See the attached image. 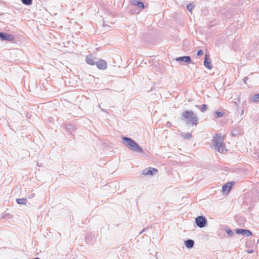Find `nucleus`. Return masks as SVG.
Returning a JSON list of instances; mask_svg holds the SVG:
<instances>
[{
  "instance_id": "1",
  "label": "nucleus",
  "mask_w": 259,
  "mask_h": 259,
  "mask_svg": "<svg viewBox=\"0 0 259 259\" xmlns=\"http://www.w3.org/2000/svg\"><path fill=\"white\" fill-rule=\"evenodd\" d=\"M123 144L131 150L138 153H143L142 148L134 140L130 138L123 136L121 137Z\"/></svg>"
},
{
  "instance_id": "2",
  "label": "nucleus",
  "mask_w": 259,
  "mask_h": 259,
  "mask_svg": "<svg viewBox=\"0 0 259 259\" xmlns=\"http://www.w3.org/2000/svg\"><path fill=\"white\" fill-rule=\"evenodd\" d=\"M212 141L215 149L219 152L223 153L225 149V145L222 137L220 135L217 134L213 137Z\"/></svg>"
},
{
  "instance_id": "3",
  "label": "nucleus",
  "mask_w": 259,
  "mask_h": 259,
  "mask_svg": "<svg viewBox=\"0 0 259 259\" xmlns=\"http://www.w3.org/2000/svg\"><path fill=\"white\" fill-rule=\"evenodd\" d=\"M182 116L187 119L188 121L187 124H191L192 125H196L198 121V118L195 115L192 111L186 110L183 112Z\"/></svg>"
},
{
  "instance_id": "4",
  "label": "nucleus",
  "mask_w": 259,
  "mask_h": 259,
  "mask_svg": "<svg viewBox=\"0 0 259 259\" xmlns=\"http://www.w3.org/2000/svg\"><path fill=\"white\" fill-rule=\"evenodd\" d=\"M207 223V219L204 216H198L195 219L196 225L200 228L204 227L206 225Z\"/></svg>"
},
{
  "instance_id": "5",
  "label": "nucleus",
  "mask_w": 259,
  "mask_h": 259,
  "mask_svg": "<svg viewBox=\"0 0 259 259\" xmlns=\"http://www.w3.org/2000/svg\"><path fill=\"white\" fill-rule=\"evenodd\" d=\"M0 39L1 40L13 41L14 40L15 37L12 34L1 32H0Z\"/></svg>"
},
{
  "instance_id": "6",
  "label": "nucleus",
  "mask_w": 259,
  "mask_h": 259,
  "mask_svg": "<svg viewBox=\"0 0 259 259\" xmlns=\"http://www.w3.org/2000/svg\"><path fill=\"white\" fill-rule=\"evenodd\" d=\"M235 232L237 234L243 235L244 237H249L252 235V232L249 230L244 229H236Z\"/></svg>"
},
{
  "instance_id": "7",
  "label": "nucleus",
  "mask_w": 259,
  "mask_h": 259,
  "mask_svg": "<svg viewBox=\"0 0 259 259\" xmlns=\"http://www.w3.org/2000/svg\"><path fill=\"white\" fill-rule=\"evenodd\" d=\"M158 170L156 168L152 167H148L145 168L143 171L142 174L146 176L151 175L152 176L154 174L157 173Z\"/></svg>"
},
{
  "instance_id": "8",
  "label": "nucleus",
  "mask_w": 259,
  "mask_h": 259,
  "mask_svg": "<svg viewBox=\"0 0 259 259\" xmlns=\"http://www.w3.org/2000/svg\"><path fill=\"white\" fill-rule=\"evenodd\" d=\"M96 66L98 69L101 70H105L107 67V64L105 60L99 59L97 61Z\"/></svg>"
},
{
  "instance_id": "9",
  "label": "nucleus",
  "mask_w": 259,
  "mask_h": 259,
  "mask_svg": "<svg viewBox=\"0 0 259 259\" xmlns=\"http://www.w3.org/2000/svg\"><path fill=\"white\" fill-rule=\"evenodd\" d=\"M234 184V182H228L222 187V192L223 193H228L231 190L232 187Z\"/></svg>"
},
{
  "instance_id": "10",
  "label": "nucleus",
  "mask_w": 259,
  "mask_h": 259,
  "mask_svg": "<svg viewBox=\"0 0 259 259\" xmlns=\"http://www.w3.org/2000/svg\"><path fill=\"white\" fill-rule=\"evenodd\" d=\"M176 60L178 62H183L187 64H190L192 63L191 58L189 56H183L178 57L176 59Z\"/></svg>"
},
{
  "instance_id": "11",
  "label": "nucleus",
  "mask_w": 259,
  "mask_h": 259,
  "mask_svg": "<svg viewBox=\"0 0 259 259\" xmlns=\"http://www.w3.org/2000/svg\"><path fill=\"white\" fill-rule=\"evenodd\" d=\"M204 65L205 67L208 68L209 69H211L212 68V65L211 63V61L209 59V55L205 54V59L204 61Z\"/></svg>"
},
{
  "instance_id": "12",
  "label": "nucleus",
  "mask_w": 259,
  "mask_h": 259,
  "mask_svg": "<svg viewBox=\"0 0 259 259\" xmlns=\"http://www.w3.org/2000/svg\"><path fill=\"white\" fill-rule=\"evenodd\" d=\"M96 58L92 55H88L86 57L85 61L87 63L91 65L96 64L97 61H95Z\"/></svg>"
},
{
  "instance_id": "13",
  "label": "nucleus",
  "mask_w": 259,
  "mask_h": 259,
  "mask_svg": "<svg viewBox=\"0 0 259 259\" xmlns=\"http://www.w3.org/2000/svg\"><path fill=\"white\" fill-rule=\"evenodd\" d=\"M132 4L134 6H137L139 8L141 9L144 8V4L143 2L139 1V0H132Z\"/></svg>"
},
{
  "instance_id": "14",
  "label": "nucleus",
  "mask_w": 259,
  "mask_h": 259,
  "mask_svg": "<svg viewBox=\"0 0 259 259\" xmlns=\"http://www.w3.org/2000/svg\"><path fill=\"white\" fill-rule=\"evenodd\" d=\"M185 245L186 247L191 248L194 245V241L192 239H188L185 241Z\"/></svg>"
},
{
  "instance_id": "15",
  "label": "nucleus",
  "mask_w": 259,
  "mask_h": 259,
  "mask_svg": "<svg viewBox=\"0 0 259 259\" xmlns=\"http://www.w3.org/2000/svg\"><path fill=\"white\" fill-rule=\"evenodd\" d=\"M195 107L199 109L201 112H204L207 109V105L206 104H203L202 105H195Z\"/></svg>"
},
{
  "instance_id": "16",
  "label": "nucleus",
  "mask_w": 259,
  "mask_h": 259,
  "mask_svg": "<svg viewBox=\"0 0 259 259\" xmlns=\"http://www.w3.org/2000/svg\"><path fill=\"white\" fill-rule=\"evenodd\" d=\"M94 236L91 233H88L85 237V241L88 243L92 242L93 240Z\"/></svg>"
},
{
  "instance_id": "17",
  "label": "nucleus",
  "mask_w": 259,
  "mask_h": 259,
  "mask_svg": "<svg viewBox=\"0 0 259 259\" xmlns=\"http://www.w3.org/2000/svg\"><path fill=\"white\" fill-rule=\"evenodd\" d=\"M18 204L25 205L27 203V199L25 198H18L16 199Z\"/></svg>"
},
{
  "instance_id": "18",
  "label": "nucleus",
  "mask_w": 259,
  "mask_h": 259,
  "mask_svg": "<svg viewBox=\"0 0 259 259\" xmlns=\"http://www.w3.org/2000/svg\"><path fill=\"white\" fill-rule=\"evenodd\" d=\"M251 100L254 102H259V93L252 96Z\"/></svg>"
},
{
  "instance_id": "19",
  "label": "nucleus",
  "mask_w": 259,
  "mask_h": 259,
  "mask_svg": "<svg viewBox=\"0 0 259 259\" xmlns=\"http://www.w3.org/2000/svg\"><path fill=\"white\" fill-rule=\"evenodd\" d=\"M21 1L25 5H31L32 4V0H21Z\"/></svg>"
},
{
  "instance_id": "20",
  "label": "nucleus",
  "mask_w": 259,
  "mask_h": 259,
  "mask_svg": "<svg viewBox=\"0 0 259 259\" xmlns=\"http://www.w3.org/2000/svg\"><path fill=\"white\" fill-rule=\"evenodd\" d=\"M183 137H185L186 139H190L192 137V135L190 133H184L183 135Z\"/></svg>"
},
{
  "instance_id": "21",
  "label": "nucleus",
  "mask_w": 259,
  "mask_h": 259,
  "mask_svg": "<svg viewBox=\"0 0 259 259\" xmlns=\"http://www.w3.org/2000/svg\"><path fill=\"white\" fill-rule=\"evenodd\" d=\"M224 113L220 111H215V117L217 118L221 117L223 115Z\"/></svg>"
},
{
  "instance_id": "22",
  "label": "nucleus",
  "mask_w": 259,
  "mask_h": 259,
  "mask_svg": "<svg viewBox=\"0 0 259 259\" xmlns=\"http://www.w3.org/2000/svg\"><path fill=\"white\" fill-rule=\"evenodd\" d=\"M194 8V6L192 4H190L187 6V9L189 12H191Z\"/></svg>"
},
{
  "instance_id": "23",
  "label": "nucleus",
  "mask_w": 259,
  "mask_h": 259,
  "mask_svg": "<svg viewBox=\"0 0 259 259\" xmlns=\"http://www.w3.org/2000/svg\"><path fill=\"white\" fill-rule=\"evenodd\" d=\"M226 233L230 236H231L233 235V232L230 229H227L226 230Z\"/></svg>"
},
{
  "instance_id": "24",
  "label": "nucleus",
  "mask_w": 259,
  "mask_h": 259,
  "mask_svg": "<svg viewBox=\"0 0 259 259\" xmlns=\"http://www.w3.org/2000/svg\"><path fill=\"white\" fill-rule=\"evenodd\" d=\"M203 54V51L202 50H199L197 51V55L198 56H201Z\"/></svg>"
},
{
  "instance_id": "25",
  "label": "nucleus",
  "mask_w": 259,
  "mask_h": 259,
  "mask_svg": "<svg viewBox=\"0 0 259 259\" xmlns=\"http://www.w3.org/2000/svg\"><path fill=\"white\" fill-rule=\"evenodd\" d=\"M248 79V77H245L244 78H243V82L246 83V81Z\"/></svg>"
},
{
  "instance_id": "26",
  "label": "nucleus",
  "mask_w": 259,
  "mask_h": 259,
  "mask_svg": "<svg viewBox=\"0 0 259 259\" xmlns=\"http://www.w3.org/2000/svg\"><path fill=\"white\" fill-rule=\"evenodd\" d=\"M147 229H143L140 232V234H141L142 233H143Z\"/></svg>"
},
{
  "instance_id": "27",
  "label": "nucleus",
  "mask_w": 259,
  "mask_h": 259,
  "mask_svg": "<svg viewBox=\"0 0 259 259\" xmlns=\"http://www.w3.org/2000/svg\"><path fill=\"white\" fill-rule=\"evenodd\" d=\"M253 252V251L252 250H250V251H248V253H252V252Z\"/></svg>"
},
{
  "instance_id": "28",
  "label": "nucleus",
  "mask_w": 259,
  "mask_h": 259,
  "mask_svg": "<svg viewBox=\"0 0 259 259\" xmlns=\"http://www.w3.org/2000/svg\"><path fill=\"white\" fill-rule=\"evenodd\" d=\"M101 110L102 111H103L105 112V110L104 109H103V108H101Z\"/></svg>"
},
{
  "instance_id": "29",
  "label": "nucleus",
  "mask_w": 259,
  "mask_h": 259,
  "mask_svg": "<svg viewBox=\"0 0 259 259\" xmlns=\"http://www.w3.org/2000/svg\"><path fill=\"white\" fill-rule=\"evenodd\" d=\"M33 259H40L39 257H35V258H34Z\"/></svg>"
}]
</instances>
